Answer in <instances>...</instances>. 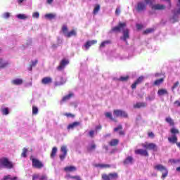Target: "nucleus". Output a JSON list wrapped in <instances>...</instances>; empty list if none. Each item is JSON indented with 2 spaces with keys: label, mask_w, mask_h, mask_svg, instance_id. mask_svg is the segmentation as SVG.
Returning a JSON list of instances; mask_svg holds the SVG:
<instances>
[{
  "label": "nucleus",
  "mask_w": 180,
  "mask_h": 180,
  "mask_svg": "<svg viewBox=\"0 0 180 180\" xmlns=\"http://www.w3.org/2000/svg\"><path fill=\"white\" fill-rule=\"evenodd\" d=\"M2 168H7V169H12L13 168V163L9 161L7 158L0 159V169Z\"/></svg>",
  "instance_id": "nucleus-1"
},
{
  "label": "nucleus",
  "mask_w": 180,
  "mask_h": 180,
  "mask_svg": "<svg viewBox=\"0 0 180 180\" xmlns=\"http://www.w3.org/2000/svg\"><path fill=\"white\" fill-rule=\"evenodd\" d=\"M154 169L156 171H159L162 173V179H165L167 176H168V169L161 164L156 165L154 166Z\"/></svg>",
  "instance_id": "nucleus-2"
},
{
  "label": "nucleus",
  "mask_w": 180,
  "mask_h": 180,
  "mask_svg": "<svg viewBox=\"0 0 180 180\" xmlns=\"http://www.w3.org/2000/svg\"><path fill=\"white\" fill-rule=\"evenodd\" d=\"M127 26V24H126V22H119L117 26H115L111 29L110 33H120L122 30H123V29H124V27H126Z\"/></svg>",
  "instance_id": "nucleus-3"
},
{
  "label": "nucleus",
  "mask_w": 180,
  "mask_h": 180,
  "mask_svg": "<svg viewBox=\"0 0 180 180\" xmlns=\"http://www.w3.org/2000/svg\"><path fill=\"white\" fill-rule=\"evenodd\" d=\"M30 160L32 161V168H36L37 169H41V168H44V164L43 162L40 161V160L37 158L32 159V156L30 157Z\"/></svg>",
  "instance_id": "nucleus-4"
},
{
  "label": "nucleus",
  "mask_w": 180,
  "mask_h": 180,
  "mask_svg": "<svg viewBox=\"0 0 180 180\" xmlns=\"http://www.w3.org/2000/svg\"><path fill=\"white\" fill-rule=\"evenodd\" d=\"M119 178V174L116 172L109 173L108 174H103L101 179L103 180H116Z\"/></svg>",
  "instance_id": "nucleus-5"
},
{
  "label": "nucleus",
  "mask_w": 180,
  "mask_h": 180,
  "mask_svg": "<svg viewBox=\"0 0 180 180\" xmlns=\"http://www.w3.org/2000/svg\"><path fill=\"white\" fill-rule=\"evenodd\" d=\"M141 146L146 150H152V151H158V147L154 143H142Z\"/></svg>",
  "instance_id": "nucleus-6"
},
{
  "label": "nucleus",
  "mask_w": 180,
  "mask_h": 180,
  "mask_svg": "<svg viewBox=\"0 0 180 180\" xmlns=\"http://www.w3.org/2000/svg\"><path fill=\"white\" fill-rule=\"evenodd\" d=\"M113 115L114 116H116V117H124L125 119H127V117H129V115L127 114V112L122 110H114Z\"/></svg>",
  "instance_id": "nucleus-7"
},
{
  "label": "nucleus",
  "mask_w": 180,
  "mask_h": 180,
  "mask_svg": "<svg viewBox=\"0 0 180 180\" xmlns=\"http://www.w3.org/2000/svg\"><path fill=\"white\" fill-rule=\"evenodd\" d=\"M136 9L137 12H143V11L147 10V4L144 2L139 1L136 4Z\"/></svg>",
  "instance_id": "nucleus-8"
},
{
  "label": "nucleus",
  "mask_w": 180,
  "mask_h": 180,
  "mask_svg": "<svg viewBox=\"0 0 180 180\" xmlns=\"http://www.w3.org/2000/svg\"><path fill=\"white\" fill-rule=\"evenodd\" d=\"M123 36L120 37V40H123V41H125L127 44V39H130V30L129 29H125L122 31Z\"/></svg>",
  "instance_id": "nucleus-9"
},
{
  "label": "nucleus",
  "mask_w": 180,
  "mask_h": 180,
  "mask_svg": "<svg viewBox=\"0 0 180 180\" xmlns=\"http://www.w3.org/2000/svg\"><path fill=\"white\" fill-rule=\"evenodd\" d=\"M68 64H70V61H68V60L63 59L60 61V65L57 67L58 71H63V70L65 68V65H68Z\"/></svg>",
  "instance_id": "nucleus-10"
},
{
  "label": "nucleus",
  "mask_w": 180,
  "mask_h": 180,
  "mask_svg": "<svg viewBox=\"0 0 180 180\" xmlns=\"http://www.w3.org/2000/svg\"><path fill=\"white\" fill-rule=\"evenodd\" d=\"M124 165H133L134 164V158L133 156H127L124 160H123Z\"/></svg>",
  "instance_id": "nucleus-11"
},
{
  "label": "nucleus",
  "mask_w": 180,
  "mask_h": 180,
  "mask_svg": "<svg viewBox=\"0 0 180 180\" xmlns=\"http://www.w3.org/2000/svg\"><path fill=\"white\" fill-rule=\"evenodd\" d=\"M137 155H142V157H148V151L146 149H137L134 151Z\"/></svg>",
  "instance_id": "nucleus-12"
},
{
  "label": "nucleus",
  "mask_w": 180,
  "mask_h": 180,
  "mask_svg": "<svg viewBox=\"0 0 180 180\" xmlns=\"http://www.w3.org/2000/svg\"><path fill=\"white\" fill-rule=\"evenodd\" d=\"M144 81V77L140 76L134 82L131 84V88L132 89H136L137 88V85L141 84Z\"/></svg>",
  "instance_id": "nucleus-13"
},
{
  "label": "nucleus",
  "mask_w": 180,
  "mask_h": 180,
  "mask_svg": "<svg viewBox=\"0 0 180 180\" xmlns=\"http://www.w3.org/2000/svg\"><path fill=\"white\" fill-rule=\"evenodd\" d=\"M41 83L42 84V85H50L51 84H53V78H51V77H43Z\"/></svg>",
  "instance_id": "nucleus-14"
},
{
  "label": "nucleus",
  "mask_w": 180,
  "mask_h": 180,
  "mask_svg": "<svg viewBox=\"0 0 180 180\" xmlns=\"http://www.w3.org/2000/svg\"><path fill=\"white\" fill-rule=\"evenodd\" d=\"M119 136H124L125 133L124 131H123V126L122 124L118 125L117 127L114 128V132L117 133Z\"/></svg>",
  "instance_id": "nucleus-15"
},
{
  "label": "nucleus",
  "mask_w": 180,
  "mask_h": 180,
  "mask_svg": "<svg viewBox=\"0 0 180 180\" xmlns=\"http://www.w3.org/2000/svg\"><path fill=\"white\" fill-rule=\"evenodd\" d=\"M153 11H164L165 5L163 4H154L151 6Z\"/></svg>",
  "instance_id": "nucleus-16"
},
{
  "label": "nucleus",
  "mask_w": 180,
  "mask_h": 180,
  "mask_svg": "<svg viewBox=\"0 0 180 180\" xmlns=\"http://www.w3.org/2000/svg\"><path fill=\"white\" fill-rule=\"evenodd\" d=\"M60 151L63 153V155H60V159L61 161H63V160L67 157V146H62L60 148Z\"/></svg>",
  "instance_id": "nucleus-17"
},
{
  "label": "nucleus",
  "mask_w": 180,
  "mask_h": 180,
  "mask_svg": "<svg viewBox=\"0 0 180 180\" xmlns=\"http://www.w3.org/2000/svg\"><path fill=\"white\" fill-rule=\"evenodd\" d=\"M72 96H74V94H72V93H70L68 95L63 96L60 101V105H63V103L67 102V101H70V99H71V98H72Z\"/></svg>",
  "instance_id": "nucleus-18"
},
{
  "label": "nucleus",
  "mask_w": 180,
  "mask_h": 180,
  "mask_svg": "<svg viewBox=\"0 0 180 180\" xmlns=\"http://www.w3.org/2000/svg\"><path fill=\"white\" fill-rule=\"evenodd\" d=\"M141 108H147V103L139 102L134 105V109H140Z\"/></svg>",
  "instance_id": "nucleus-19"
},
{
  "label": "nucleus",
  "mask_w": 180,
  "mask_h": 180,
  "mask_svg": "<svg viewBox=\"0 0 180 180\" xmlns=\"http://www.w3.org/2000/svg\"><path fill=\"white\" fill-rule=\"evenodd\" d=\"M94 167L96 168H101V169H103L111 168L112 165L109 164H95Z\"/></svg>",
  "instance_id": "nucleus-20"
},
{
  "label": "nucleus",
  "mask_w": 180,
  "mask_h": 180,
  "mask_svg": "<svg viewBox=\"0 0 180 180\" xmlns=\"http://www.w3.org/2000/svg\"><path fill=\"white\" fill-rule=\"evenodd\" d=\"M96 43H98V41H96V40L87 41L86 42V44H84V47H85L86 50H89V47H91V46H94V44H96Z\"/></svg>",
  "instance_id": "nucleus-21"
},
{
  "label": "nucleus",
  "mask_w": 180,
  "mask_h": 180,
  "mask_svg": "<svg viewBox=\"0 0 180 180\" xmlns=\"http://www.w3.org/2000/svg\"><path fill=\"white\" fill-rule=\"evenodd\" d=\"M63 169L65 172H75L77 167L75 166H67Z\"/></svg>",
  "instance_id": "nucleus-22"
},
{
  "label": "nucleus",
  "mask_w": 180,
  "mask_h": 180,
  "mask_svg": "<svg viewBox=\"0 0 180 180\" xmlns=\"http://www.w3.org/2000/svg\"><path fill=\"white\" fill-rule=\"evenodd\" d=\"M81 123L79 122H75L73 123L70 124L68 126V130H72L75 129V127H78V126H80Z\"/></svg>",
  "instance_id": "nucleus-23"
},
{
  "label": "nucleus",
  "mask_w": 180,
  "mask_h": 180,
  "mask_svg": "<svg viewBox=\"0 0 180 180\" xmlns=\"http://www.w3.org/2000/svg\"><path fill=\"white\" fill-rule=\"evenodd\" d=\"M120 141L117 139H112L110 140V141L108 143L109 146L110 147H116L119 145Z\"/></svg>",
  "instance_id": "nucleus-24"
},
{
  "label": "nucleus",
  "mask_w": 180,
  "mask_h": 180,
  "mask_svg": "<svg viewBox=\"0 0 180 180\" xmlns=\"http://www.w3.org/2000/svg\"><path fill=\"white\" fill-rule=\"evenodd\" d=\"M169 143H172V144H176L178 143V136L176 135H172L171 137L168 138Z\"/></svg>",
  "instance_id": "nucleus-25"
},
{
  "label": "nucleus",
  "mask_w": 180,
  "mask_h": 180,
  "mask_svg": "<svg viewBox=\"0 0 180 180\" xmlns=\"http://www.w3.org/2000/svg\"><path fill=\"white\" fill-rule=\"evenodd\" d=\"M158 96H162L164 95H168V90L167 89H160L158 91Z\"/></svg>",
  "instance_id": "nucleus-26"
},
{
  "label": "nucleus",
  "mask_w": 180,
  "mask_h": 180,
  "mask_svg": "<svg viewBox=\"0 0 180 180\" xmlns=\"http://www.w3.org/2000/svg\"><path fill=\"white\" fill-rule=\"evenodd\" d=\"M9 65V63L4 61L3 59L0 58V70H2V68H6Z\"/></svg>",
  "instance_id": "nucleus-27"
},
{
  "label": "nucleus",
  "mask_w": 180,
  "mask_h": 180,
  "mask_svg": "<svg viewBox=\"0 0 180 180\" xmlns=\"http://www.w3.org/2000/svg\"><path fill=\"white\" fill-rule=\"evenodd\" d=\"M65 82H66L65 79L60 77V81L55 82L54 85H55V86H60L61 85H64V84H65Z\"/></svg>",
  "instance_id": "nucleus-28"
},
{
  "label": "nucleus",
  "mask_w": 180,
  "mask_h": 180,
  "mask_svg": "<svg viewBox=\"0 0 180 180\" xmlns=\"http://www.w3.org/2000/svg\"><path fill=\"white\" fill-rule=\"evenodd\" d=\"M165 122L169 124V126L174 127L175 122H174V120L171 118V117H167L165 118Z\"/></svg>",
  "instance_id": "nucleus-29"
},
{
  "label": "nucleus",
  "mask_w": 180,
  "mask_h": 180,
  "mask_svg": "<svg viewBox=\"0 0 180 180\" xmlns=\"http://www.w3.org/2000/svg\"><path fill=\"white\" fill-rule=\"evenodd\" d=\"M11 82L13 85H22L23 84V80L22 79H15L12 80Z\"/></svg>",
  "instance_id": "nucleus-30"
},
{
  "label": "nucleus",
  "mask_w": 180,
  "mask_h": 180,
  "mask_svg": "<svg viewBox=\"0 0 180 180\" xmlns=\"http://www.w3.org/2000/svg\"><path fill=\"white\" fill-rule=\"evenodd\" d=\"M96 149V144L95 143H92L90 146H87V151L89 153H91V151H94V150Z\"/></svg>",
  "instance_id": "nucleus-31"
},
{
  "label": "nucleus",
  "mask_w": 180,
  "mask_h": 180,
  "mask_svg": "<svg viewBox=\"0 0 180 180\" xmlns=\"http://www.w3.org/2000/svg\"><path fill=\"white\" fill-rule=\"evenodd\" d=\"M66 178L68 179H76V180H82L81 179V176H72L71 174H68L66 175Z\"/></svg>",
  "instance_id": "nucleus-32"
},
{
  "label": "nucleus",
  "mask_w": 180,
  "mask_h": 180,
  "mask_svg": "<svg viewBox=\"0 0 180 180\" xmlns=\"http://www.w3.org/2000/svg\"><path fill=\"white\" fill-rule=\"evenodd\" d=\"M72 36H77V32L75 31V30H72L66 34V37L70 38L72 37Z\"/></svg>",
  "instance_id": "nucleus-33"
},
{
  "label": "nucleus",
  "mask_w": 180,
  "mask_h": 180,
  "mask_svg": "<svg viewBox=\"0 0 180 180\" xmlns=\"http://www.w3.org/2000/svg\"><path fill=\"white\" fill-rule=\"evenodd\" d=\"M170 133L172 134V136H176V134H179V130L175 127H172L170 129Z\"/></svg>",
  "instance_id": "nucleus-34"
},
{
  "label": "nucleus",
  "mask_w": 180,
  "mask_h": 180,
  "mask_svg": "<svg viewBox=\"0 0 180 180\" xmlns=\"http://www.w3.org/2000/svg\"><path fill=\"white\" fill-rule=\"evenodd\" d=\"M164 82V78H160L154 82L153 85L158 86V85H161Z\"/></svg>",
  "instance_id": "nucleus-35"
},
{
  "label": "nucleus",
  "mask_w": 180,
  "mask_h": 180,
  "mask_svg": "<svg viewBox=\"0 0 180 180\" xmlns=\"http://www.w3.org/2000/svg\"><path fill=\"white\" fill-rule=\"evenodd\" d=\"M99 11H101V6L99 4H96L93 11L94 15H96V13H98Z\"/></svg>",
  "instance_id": "nucleus-36"
},
{
  "label": "nucleus",
  "mask_w": 180,
  "mask_h": 180,
  "mask_svg": "<svg viewBox=\"0 0 180 180\" xmlns=\"http://www.w3.org/2000/svg\"><path fill=\"white\" fill-rule=\"evenodd\" d=\"M61 32L65 34V36H67V34L68 33V27H67V25H63Z\"/></svg>",
  "instance_id": "nucleus-37"
},
{
  "label": "nucleus",
  "mask_w": 180,
  "mask_h": 180,
  "mask_svg": "<svg viewBox=\"0 0 180 180\" xmlns=\"http://www.w3.org/2000/svg\"><path fill=\"white\" fill-rule=\"evenodd\" d=\"M27 151H29L27 148H23L22 152L21 153V157H22L23 158H26V157H27Z\"/></svg>",
  "instance_id": "nucleus-38"
},
{
  "label": "nucleus",
  "mask_w": 180,
  "mask_h": 180,
  "mask_svg": "<svg viewBox=\"0 0 180 180\" xmlns=\"http://www.w3.org/2000/svg\"><path fill=\"white\" fill-rule=\"evenodd\" d=\"M17 18L18 19H20L21 20H25L26 19H27V15H25V14H18L17 15Z\"/></svg>",
  "instance_id": "nucleus-39"
},
{
  "label": "nucleus",
  "mask_w": 180,
  "mask_h": 180,
  "mask_svg": "<svg viewBox=\"0 0 180 180\" xmlns=\"http://www.w3.org/2000/svg\"><path fill=\"white\" fill-rule=\"evenodd\" d=\"M45 18L46 19H54L56 18V14H53V13H48V14H46L45 15Z\"/></svg>",
  "instance_id": "nucleus-40"
},
{
  "label": "nucleus",
  "mask_w": 180,
  "mask_h": 180,
  "mask_svg": "<svg viewBox=\"0 0 180 180\" xmlns=\"http://www.w3.org/2000/svg\"><path fill=\"white\" fill-rule=\"evenodd\" d=\"M56 154H57V148L53 147L51 153V158H54L56 157Z\"/></svg>",
  "instance_id": "nucleus-41"
},
{
  "label": "nucleus",
  "mask_w": 180,
  "mask_h": 180,
  "mask_svg": "<svg viewBox=\"0 0 180 180\" xmlns=\"http://www.w3.org/2000/svg\"><path fill=\"white\" fill-rule=\"evenodd\" d=\"M1 111L2 112V115H4V116H7V115L9 113V108H4L1 109Z\"/></svg>",
  "instance_id": "nucleus-42"
},
{
  "label": "nucleus",
  "mask_w": 180,
  "mask_h": 180,
  "mask_svg": "<svg viewBox=\"0 0 180 180\" xmlns=\"http://www.w3.org/2000/svg\"><path fill=\"white\" fill-rule=\"evenodd\" d=\"M110 43H111L110 40L104 41L101 44L100 48L102 49L105 47L106 44H110Z\"/></svg>",
  "instance_id": "nucleus-43"
},
{
  "label": "nucleus",
  "mask_w": 180,
  "mask_h": 180,
  "mask_svg": "<svg viewBox=\"0 0 180 180\" xmlns=\"http://www.w3.org/2000/svg\"><path fill=\"white\" fill-rule=\"evenodd\" d=\"M154 99H155V93H151V95L146 98L148 101H154Z\"/></svg>",
  "instance_id": "nucleus-44"
},
{
  "label": "nucleus",
  "mask_w": 180,
  "mask_h": 180,
  "mask_svg": "<svg viewBox=\"0 0 180 180\" xmlns=\"http://www.w3.org/2000/svg\"><path fill=\"white\" fill-rule=\"evenodd\" d=\"M153 32H154L153 28H148L143 31V34H150V33H153Z\"/></svg>",
  "instance_id": "nucleus-45"
},
{
  "label": "nucleus",
  "mask_w": 180,
  "mask_h": 180,
  "mask_svg": "<svg viewBox=\"0 0 180 180\" xmlns=\"http://www.w3.org/2000/svg\"><path fill=\"white\" fill-rule=\"evenodd\" d=\"M39 113V108L35 105L32 106V115H37Z\"/></svg>",
  "instance_id": "nucleus-46"
},
{
  "label": "nucleus",
  "mask_w": 180,
  "mask_h": 180,
  "mask_svg": "<svg viewBox=\"0 0 180 180\" xmlns=\"http://www.w3.org/2000/svg\"><path fill=\"white\" fill-rule=\"evenodd\" d=\"M105 117H108L110 120L115 121V118L112 116V113L110 112H105Z\"/></svg>",
  "instance_id": "nucleus-47"
},
{
  "label": "nucleus",
  "mask_w": 180,
  "mask_h": 180,
  "mask_svg": "<svg viewBox=\"0 0 180 180\" xmlns=\"http://www.w3.org/2000/svg\"><path fill=\"white\" fill-rule=\"evenodd\" d=\"M128 79H129V76H125V77L122 76L121 77H120L119 81H121L122 82H126V81H128Z\"/></svg>",
  "instance_id": "nucleus-48"
},
{
  "label": "nucleus",
  "mask_w": 180,
  "mask_h": 180,
  "mask_svg": "<svg viewBox=\"0 0 180 180\" xmlns=\"http://www.w3.org/2000/svg\"><path fill=\"white\" fill-rule=\"evenodd\" d=\"M179 86V82L177 81L172 86V91H174V89H176V88H178Z\"/></svg>",
  "instance_id": "nucleus-49"
},
{
  "label": "nucleus",
  "mask_w": 180,
  "mask_h": 180,
  "mask_svg": "<svg viewBox=\"0 0 180 180\" xmlns=\"http://www.w3.org/2000/svg\"><path fill=\"white\" fill-rule=\"evenodd\" d=\"M63 115H64V116H66V117H71L72 119H73V117H75V115L71 114V113H68V112H66V113H65Z\"/></svg>",
  "instance_id": "nucleus-50"
},
{
  "label": "nucleus",
  "mask_w": 180,
  "mask_h": 180,
  "mask_svg": "<svg viewBox=\"0 0 180 180\" xmlns=\"http://www.w3.org/2000/svg\"><path fill=\"white\" fill-rule=\"evenodd\" d=\"M10 17H11V13H4L3 14V18L4 19H9Z\"/></svg>",
  "instance_id": "nucleus-51"
},
{
  "label": "nucleus",
  "mask_w": 180,
  "mask_h": 180,
  "mask_svg": "<svg viewBox=\"0 0 180 180\" xmlns=\"http://www.w3.org/2000/svg\"><path fill=\"white\" fill-rule=\"evenodd\" d=\"M39 17H40V14L39 13V12L33 13L32 18H35L36 19H39Z\"/></svg>",
  "instance_id": "nucleus-52"
},
{
  "label": "nucleus",
  "mask_w": 180,
  "mask_h": 180,
  "mask_svg": "<svg viewBox=\"0 0 180 180\" xmlns=\"http://www.w3.org/2000/svg\"><path fill=\"white\" fill-rule=\"evenodd\" d=\"M37 63H38L37 60L32 62V65L30 66V71H32V70H33V67H34V65H36V64H37Z\"/></svg>",
  "instance_id": "nucleus-53"
},
{
  "label": "nucleus",
  "mask_w": 180,
  "mask_h": 180,
  "mask_svg": "<svg viewBox=\"0 0 180 180\" xmlns=\"http://www.w3.org/2000/svg\"><path fill=\"white\" fill-rule=\"evenodd\" d=\"M170 162H172L173 164H177V162H180V159H177V160L172 159Z\"/></svg>",
  "instance_id": "nucleus-54"
},
{
  "label": "nucleus",
  "mask_w": 180,
  "mask_h": 180,
  "mask_svg": "<svg viewBox=\"0 0 180 180\" xmlns=\"http://www.w3.org/2000/svg\"><path fill=\"white\" fill-rule=\"evenodd\" d=\"M146 5H153V0H144Z\"/></svg>",
  "instance_id": "nucleus-55"
},
{
  "label": "nucleus",
  "mask_w": 180,
  "mask_h": 180,
  "mask_svg": "<svg viewBox=\"0 0 180 180\" xmlns=\"http://www.w3.org/2000/svg\"><path fill=\"white\" fill-rule=\"evenodd\" d=\"M148 137H150V139H154V137H155L154 133H153V132H148Z\"/></svg>",
  "instance_id": "nucleus-56"
},
{
  "label": "nucleus",
  "mask_w": 180,
  "mask_h": 180,
  "mask_svg": "<svg viewBox=\"0 0 180 180\" xmlns=\"http://www.w3.org/2000/svg\"><path fill=\"white\" fill-rule=\"evenodd\" d=\"M89 134L90 137L94 138V134H95V131L94 130H91L89 132Z\"/></svg>",
  "instance_id": "nucleus-57"
},
{
  "label": "nucleus",
  "mask_w": 180,
  "mask_h": 180,
  "mask_svg": "<svg viewBox=\"0 0 180 180\" xmlns=\"http://www.w3.org/2000/svg\"><path fill=\"white\" fill-rule=\"evenodd\" d=\"M11 180V175L4 176L2 180Z\"/></svg>",
  "instance_id": "nucleus-58"
},
{
  "label": "nucleus",
  "mask_w": 180,
  "mask_h": 180,
  "mask_svg": "<svg viewBox=\"0 0 180 180\" xmlns=\"http://www.w3.org/2000/svg\"><path fill=\"white\" fill-rule=\"evenodd\" d=\"M136 28L138 29V30H140L141 29H143V25L140 24H137Z\"/></svg>",
  "instance_id": "nucleus-59"
},
{
  "label": "nucleus",
  "mask_w": 180,
  "mask_h": 180,
  "mask_svg": "<svg viewBox=\"0 0 180 180\" xmlns=\"http://www.w3.org/2000/svg\"><path fill=\"white\" fill-rule=\"evenodd\" d=\"M115 14L116 15H120V8H116Z\"/></svg>",
  "instance_id": "nucleus-60"
},
{
  "label": "nucleus",
  "mask_w": 180,
  "mask_h": 180,
  "mask_svg": "<svg viewBox=\"0 0 180 180\" xmlns=\"http://www.w3.org/2000/svg\"><path fill=\"white\" fill-rule=\"evenodd\" d=\"M53 1H54V0H46V3L49 5H51V4H53Z\"/></svg>",
  "instance_id": "nucleus-61"
},
{
  "label": "nucleus",
  "mask_w": 180,
  "mask_h": 180,
  "mask_svg": "<svg viewBox=\"0 0 180 180\" xmlns=\"http://www.w3.org/2000/svg\"><path fill=\"white\" fill-rule=\"evenodd\" d=\"M174 105H177V106L180 107V102H179V101H176L174 102Z\"/></svg>",
  "instance_id": "nucleus-62"
},
{
  "label": "nucleus",
  "mask_w": 180,
  "mask_h": 180,
  "mask_svg": "<svg viewBox=\"0 0 180 180\" xmlns=\"http://www.w3.org/2000/svg\"><path fill=\"white\" fill-rule=\"evenodd\" d=\"M101 129H102V126L101 125H98L97 127H96V130H101Z\"/></svg>",
  "instance_id": "nucleus-63"
},
{
  "label": "nucleus",
  "mask_w": 180,
  "mask_h": 180,
  "mask_svg": "<svg viewBox=\"0 0 180 180\" xmlns=\"http://www.w3.org/2000/svg\"><path fill=\"white\" fill-rule=\"evenodd\" d=\"M46 179V176H41L40 178H39V180H44Z\"/></svg>",
  "instance_id": "nucleus-64"
}]
</instances>
